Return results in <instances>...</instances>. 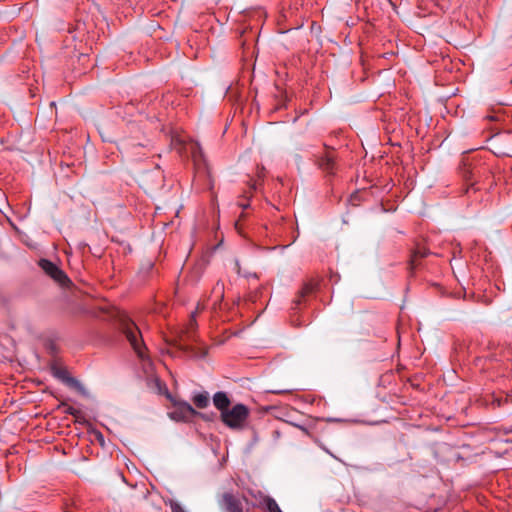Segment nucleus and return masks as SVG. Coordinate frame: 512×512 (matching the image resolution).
I'll list each match as a JSON object with an SVG mask.
<instances>
[{
  "label": "nucleus",
  "instance_id": "nucleus-1",
  "mask_svg": "<svg viewBox=\"0 0 512 512\" xmlns=\"http://www.w3.org/2000/svg\"><path fill=\"white\" fill-rule=\"evenodd\" d=\"M249 409L244 404H236L232 408L221 413V421L229 428L241 430L244 428L249 417Z\"/></svg>",
  "mask_w": 512,
  "mask_h": 512
},
{
  "label": "nucleus",
  "instance_id": "nucleus-2",
  "mask_svg": "<svg viewBox=\"0 0 512 512\" xmlns=\"http://www.w3.org/2000/svg\"><path fill=\"white\" fill-rule=\"evenodd\" d=\"M243 500H246V498L239 497L232 491H227L219 496L217 502L223 512H244Z\"/></svg>",
  "mask_w": 512,
  "mask_h": 512
},
{
  "label": "nucleus",
  "instance_id": "nucleus-3",
  "mask_svg": "<svg viewBox=\"0 0 512 512\" xmlns=\"http://www.w3.org/2000/svg\"><path fill=\"white\" fill-rule=\"evenodd\" d=\"M124 334L137 355L144 358V344L138 327L132 322H127L124 324Z\"/></svg>",
  "mask_w": 512,
  "mask_h": 512
},
{
  "label": "nucleus",
  "instance_id": "nucleus-4",
  "mask_svg": "<svg viewBox=\"0 0 512 512\" xmlns=\"http://www.w3.org/2000/svg\"><path fill=\"white\" fill-rule=\"evenodd\" d=\"M39 266L42 268V270L49 275L52 279H54L56 282H58L61 285H64L66 282L69 281L65 273L53 262L47 260V259H41L39 261Z\"/></svg>",
  "mask_w": 512,
  "mask_h": 512
},
{
  "label": "nucleus",
  "instance_id": "nucleus-5",
  "mask_svg": "<svg viewBox=\"0 0 512 512\" xmlns=\"http://www.w3.org/2000/svg\"><path fill=\"white\" fill-rule=\"evenodd\" d=\"M195 414V409L188 402H178L175 404V409L169 413V416L175 421H186Z\"/></svg>",
  "mask_w": 512,
  "mask_h": 512
},
{
  "label": "nucleus",
  "instance_id": "nucleus-6",
  "mask_svg": "<svg viewBox=\"0 0 512 512\" xmlns=\"http://www.w3.org/2000/svg\"><path fill=\"white\" fill-rule=\"evenodd\" d=\"M230 403V399L225 392L219 391L213 396V404L221 413L229 409Z\"/></svg>",
  "mask_w": 512,
  "mask_h": 512
},
{
  "label": "nucleus",
  "instance_id": "nucleus-7",
  "mask_svg": "<svg viewBox=\"0 0 512 512\" xmlns=\"http://www.w3.org/2000/svg\"><path fill=\"white\" fill-rule=\"evenodd\" d=\"M319 166L322 170L332 173L335 167V158L333 152H327L319 159Z\"/></svg>",
  "mask_w": 512,
  "mask_h": 512
},
{
  "label": "nucleus",
  "instance_id": "nucleus-8",
  "mask_svg": "<svg viewBox=\"0 0 512 512\" xmlns=\"http://www.w3.org/2000/svg\"><path fill=\"white\" fill-rule=\"evenodd\" d=\"M192 400L195 406L200 409L206 408L209 404V396L206 392L195 394Z\"/></svg>",
  "mask_w": 512,
  "mask_h": 512
},
{
  "label": "nucleus",
  "instance_id": "nucleus-9",
  "mask_svg": "<svg viewBox=\"0 0 512 512\" xmlns=\"http://www.w3.org/2000/svg\"><path fill=\"white\" fill-rule=\"evenodd\" d=\"M264 502L268 512H282L279 505L273 498L266 497Z\"/></svg>",
  "mask_w": 512,
  "mask_h": 512
},
{
  "label": "nucleus",
  "instance_id": "nucleus-10",
  "mask_svg": "<svg viewBox=\"0 0 512 512\" xmlns=\"http://www.w3.org/2000/svg\"><path fill=\"white\" fill-rule=\"evenodd\" d=\"M170 507L171 512H187L184 507L176 500L169 499L165 502Z\"/></svg>",
  "mask_w": 512,
  "mask_h": 512
},
{
  "label": "nucleus",
  "instance_id": "nucleus-11",
  "mask_svg": "<svg viewBox=\"0 0 512 512\" xmlns=\"http://www.w3.org/2000/svg\"><path fill=\"white\" fill-rule=\"evenodd\" d=\"M510 400H512V393L506 394V396L504 398L498 397V396L493 397L492 404L496 405L497 407H502L504 404L508 403Z\"/></svg>",
  "mask_w": 512,
  "mask_h": 512
},
{
  "label": "nucleus",
  "instance_id": "nucleus-12",
  "mask_svg": "<svg viewBox=\"0 0 512 512\" xmlns=\"http://www.w3.org/2000/svg\"><path fill=\"white\" fill-rule=\"evenodd\" d=\"M213 293L216 294L217 299L215 300V303L223 298L224 293V285L221 283H216V285L213 288Z\"/></svg>",
  "mask_w": 512,
  "mask_h": 512
},
{
  "label": "nucleus",
  "instance_id": "nucleus-13",
  "mask_svg": "<svg viewBox=\"0 0 512 512\" xmlns=\"http://www.w3.org/2000/svg\"><path fill=\"white\" fill-rule=\"evenodd\" d=\"M170 345L179 349L180 351L188 352V347L186 345L182 344L180 340H173L170 343Z\"/></svg>",
  "mask_w": 512,
  "mask_h": 512
},
{
  "label": "nucleus",
  "instance_id": "nucleus-14",
  "mask_svg": "<svg viewBox=\"0 0 512 512\" xmlns=\"http://www.w3.org/2000/svg\"><path fill=\"white\" fill-rule=\"evenodd\" d=\"M293 425L295 427H297L299 430H301L303 433H305L306 435L310 436V432H309V430L305 426L300 425V424H296V423H294Z\"/></svg>",
  "mask_w": 512,
  "mask_h": 512
},
{
  "label": "nucleus",
  "instance_id": "nucleus-15",
  "mask_svg": "<svg viewBox=\"0 0 512 512\" xmlns=\"http://www.w3.org/2000/svg\"><path fill=\"white\" fill-rule=\"evenodd\" d=\"M197 153L199 154V156H202V150H201V147L198 144L195 145V149L193 150V157L194 158L197 157Z\"/></svg>",
  "mask_w": 512,
  "mask_h": 512
},
{
  "label": "nucleus",
  "instance_id": "nucleus-16",
  "mask_svg": "<svg viewBox=\"0 0 512 512\" xmlns=\"http://www.w3.org/2000/svg\"><path fill=\"white\" fill-rule=\"evenodd\" d=\"M417 254H419L420 257H424L426 255V252H417Z\"/></svg>",
  "mask_w": 512,
  "mask_h": 512
},
{
  "label": "nucleus",
  "instance_id": "nucleus-17",
  "mask_svg": "<svg viewBox=\"0 0 512 512\" xmlns=\"http://www.w3.org/2000/svg\"><path fill=\"white\" fill-rule=\"evenodd\" d=\"M311 289L309 287H306L304 290H303V293H308Z\"/></svg>",
  "mask_w": 512,
  "mask_h": 512
},
{
  "label": "nucleus",
  "instance_id": "nucleus-18",
  "mask_svg": "<svg viewBox=\"0 0 512 512\" xmlns=\"http://www.w3.org/2000/svg\"><path fill=\"white\" fill-rule=\"evenodd\" d=\"M320 447H321L322 449H324V450H325V452H327V453H329L330 455H332V454L328 451V449L324 448L322 445H320Z\"/></svg>",
  "mask_w": 512,
  "mask_h": 512
}]
</instances>
